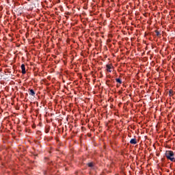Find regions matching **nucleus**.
I'll return each mask as SVG.
<instances>
[{"label": "nucleus", "instance_id": "obj_1", "mask_svg": "<svg viewBox=\"0 0 175 175\" xmlns=\"http://www.w3.org/2000/svg\"><path fill=\"white\" fill-rule=\"evenodd\" d=\"M165 157L167 159L171 161V162H175L174 152L172 150L165 151Z\"/></svg>", "mask_w": 175, "mask_h": 175}, {"label": "nucleus", "instance_id": "obj_2", "mask_svg": "<svg viewBox=\"0 0 175 175\" xmlns=\"http://www.w3.org/2000/svg\"><path fill=\"white\" fill-rule=\"evenodd\" d=\"M21 70H22V74L23 75H25V73H27V71L25 70V64H22L21 66Z\"/></svg>", "mask_w": 175, "mask_h": 175}, {"label": "nucleus", "instance_id": "obj_3", "mask_svg": "<svg viewBox=\"0 0 175 175\" xmlns=\"http://www.w3.org/2000/svg\"><path fill=\"white\" fill-rule=\"evenodd\" d=\"M106 68H107V72H109V73H111V68H113V66L111 65L107 64Z\"/></svg>", "mask_w": 175, "mask_h": 175}, {"label": "nucleus", "instance_id": "obj_4", "mask_svg": "<svg viewBox=\"0 0 175 175\" xmlns=\"http://www.w3.org/2000/svg\"><path fill=\"white\" fill-rule=\"evenodd\" d=\"M131 144H137V140L135 138L131 139L130 141Z\"/></svg>", "mask_w": 175, "mask_h": 175}, {"label": "nucleus", "instance_id": "obj_5", "mask_svg": "<svg viewBox=\"0 0 175 175\" xmlns=\"http://www.w3.org/2000/svg\"><path fill=\"white\" fill-rule=\"evenodd\" d=\"M29 95H31V96H34L35 91H33V90L32 89L29 90Z\"/></svg>", "mask_w": 175, "mask_h": 175}, {"label": "nucleus", "instance_id": "obj_6", "mask_svg": "<svg viewBox=\"0 0 175 175\" xmlns=\"http://www.w3.org/2000/svg\"><path fill=\"white\" fill-rule=\"evenodd\" d=\"M116 83H119V84H122V81H121V79L117 78L116 79Z\"/></svg>", "mask_w": 175, "mask_h": 175}, {"label": "nucleus", "instance_id": "obj_7", "mask_svg": "<svg viewBox=\"0 0 175 175\" xmlns=\"http://www.w3.org/2000/svg\"><path fill=\"white\" fill-rule=\"evenodd\" d=\"M155 33H156L157 36L159 37L161 36V33L158 30H155Z\"/></svg>", "mask_w": 175, "mask_h": 175}, {"label": "nucleus", "instance_id": "obj_8", "mask_svg": "<svg viewBox=\"0 0 175 175\" xmlns=\"http://www.w3.org/2000/svg\"><path fill=\"white\" fill-rule=\"evenodd\" d=\"M88 165L89 166V167H92L94 166V163H88Z\"/></svg>", "mask_w": 175, "mask_h": 175}, {"label": "nucleus", "instance_id": "obj_9", "mask_svg": "<svg viewBox=\"0 0 175 175\" xmlns=\"http://www.w3.org/2000/svg\"><path fill=\"white\" fill-rule=\"evenodd\" d=\"M169 95H170V96H172V95H173V90H170L169 91Z\"/></svg>", "mask_w": 175, "mask_h": 175}, {"label": "nucleus", "instance_id": "obj_10", "mask_svg": "<svg viewBox=\"0 0 175 175\" xmlns=\"http://www.w3.org/2000/svg\"><path fill=\"white\" fill-rule=\"evenodd\" d=\"M46 133H49V130H46Z\"/></svg>", "mask_w": 175, "mask_h": 175}, {"label": "nucleus", "instance_id": "obj_11", "mask_svg": "<svg viewBox=\"0 0 175 175\" xmlns=\"http://www.w3.org/2000/svg\"><path fill=\"white\" fill-rule=\"evenodd\" d=\"M110 83V80L107 81V83Z\"/></svg>", "mask_w": 175, "mask_h": 175}]
</instances>
